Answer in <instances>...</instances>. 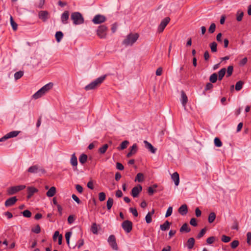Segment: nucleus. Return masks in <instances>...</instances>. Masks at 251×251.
<instances>
[{
    "mask_svg": "<svg viewBox=\"0 0 251 251\" xmlns=\"http://www.w3.org/2000/svg\"><path fill=\"white\" fill-rule=\"evenodd\" d=\"M216 218V214L214 212H211L208 216V222L212 223Z\"/></svg>",
    "mask_w": 251,
    "mask_h": 251,
    "instance_id": "72a5a7b5",
    "label": "nucleus"
},
{
    "mask_svg": "<svg viewBox=\"0 0 251 251\" xmlns=\"http://www.w3.org/2000/svg\"><path fill=\"white\" fill-rule=\"evenodd\" d=\"M187 212H188L187 206L185 204L182 205L178 208V212L182 215H186L187 214Z\"/></svg>",
    "mask_w": 251,
    "mask_h": 251,
    "instance_id": "412c9836",
    "label": "nucleus"
},
{
    "mask_svg": "<svg viewBox=\"0 0 251 251\" xmlns=\"http://www.w3.org/2000/svg\"><path fill=\"white\" fill-rule=\"evenodd\" d=\"M190 224L194 226H197V223L195 218H192L190 221Z\"/></svg>",
    "mask_w": 251,
    "mask_h": 251,
    "instance_id": "0e129e2a",
    "label": "nucleus"
},
{
    "mask_svg": "<svg viewBox=\"0 0 251 251\" xmlns=\"http://www.w3.org/2000/svg\"><path fill=\"white\" fill-rule=\"evenodd\" d=\"M226 69L225 68H222L218 72V79L221 80L226 74Z\"/></svg>",
    "mask_w": 251,
    "mask_h": 251,
    "instance_id": "cd10ccee",
    "label": "nucleus"
},
{
    "mask_svg": "<svg viewBox=\"0 0 251 251\" xmlns=\"http://www.w3.org/2000/svg\"><path fill=\"white\" fill-rule=\"evenodd\" d=\"M215 240V238L214 236H211L208 238L206 240V242L208 244H212Z\"/></svg>",
    "mask_w": 251,
    "mask_h": 251,
    "instance_id": "13d9d810",
    "label": "nucleus"
},
{
    "mask_svg": "<svg viewBox=\"0 0 251 251\" xmlns=\"http://www.w3.org/2000/svg\"><path fill=\"white\" fill-rule=\"evenodd\" d=\"M129 144L128 141H124L120 145V147H118V150H124L127 147V145Z\"/></svg>",
    "mask_w": 251,
    "mask_h": 251,
    "instance_id": "e433bc0d",
    "label": "nucleus"
},
{
    "mask_svg": "<svg viewBox=\"0 0 251 251\" xmlns=\"http://www.w3.org/2000/svg\"><path fill=\"white\" fill-rule=\"evenodd\" d=\"M139 36L138 33H130L123 41V44L125 46H131L136 42Z\"/></svg>",
    "mask_w": 251,
    "mask_h": 251,
    "instance_id": "f03ea898",
    "label": "nucleus"
},
{
    "mask_svg": "<svg viewBox=\"0 0 251 251\" xmlns=\"http://www.w3.org/2000/svg\"><path fill=\"white\" fill-rule=\"evenodd\" d=\"M170 225L171 223L166 221L163 224L160 225V227L161 230L165 231L169 229Z\"/></svg>",
    "mask_w": 251,
    "mask_h": 251,
    "instance_id": "393cba45",
    "label": "nucleus"
},
{
    "mask_svg": "<svg viewBox=\"0 0 251 251\" xmlns=\"http://www.w3.org/2000/svg\"><path fill=\"white\" fill-rule=\"evenodd\" d=\"M122 226L126 232L129 233L132 230V223L129 220H126L122 223Z\"/></svg>",
    "mask_w": 251,
    "mask_h": 251,
    "instance_id": "9b49d317",
    "label": "nucleus"
},
{
    "mask_svg": "<svg viewBox=\"0 0 251 251\" xmlns=\"http://www.w3.org/2000/svg\"><path fill=\"white\" fill-rule=\"evenodd\" d=\"M56 193V188L55 187H51L47 192V196L48 197H53Z\"/></svg>",
    "mask_w": 251,
    "mask_h": 251,
    "instance_id": "5701e85b",
    "label": "nucleus"
},
{
    "mask_svg": "<svg viewBox=\"0 0 251 251\" xmlns=\"http://www.w3.org/2000/svg\"><path fill=\"white\" fill-rule=\"evenodd\" d=\"M22 214L25 217L29 218L31 216V212L28 210H25L22 212Z\"/></svg>",
    "mask_w": 251,
    "mask_h": 251,
    "instance_id": "a18cd8bd",
    "label": "nucleus"
},
{
    "mask_svg": "<svg viewBox=\"0 0 251 251\" xmlns=\"http://www.w3.org/2000/svg\"><path fill=\"white\" fill-rule=\"evenodd\" d=\"M87 159V155L85 154H82L79 158V161L81 164L85 163Z\"/></svg>",
    "mask_w": 251,
    "mask_h": 251,
    "instance_id": "473e14b6",
    "label": "nucleus"
},
{
    "mask_svg": "<svg viewBox=\"0 0 251 251\" xmlns=\"http://www.w3.org/2000/svg\"><path fill=\"white\" fill-rule=\"evenodd\" d=\"M106 20V17L100 14H97L94 16L92 20V22L95 24H100Z\"/></svg>",
    "mask_w": 251,
    "mask_h": 251,
    "instance_id": "9d476101",
    "label": "nucleus"
},
{
    "mask_svg": "<svg viewBox=\"0 0 251 251\" xmlns=\"http://www.w3.org/2000/svg\"><path fill=\"white\" fill-rule=\"evenodd\" d=\"M247 61H248L247 58L245 57L240 61V62L239 63V65L240 66H244V65H245L247 63Z\"/></svg>",
    "mask_w": 251,
    "mask_h": 251,
    "instance_id": "69168bd1",
    "label": "nucleus"
},
{
    "mask_svg": "<svg viewBox=\"0 0 251 251\" xmlns=\"http://www.w3.org/2000/svg\"><path fill=\"white\" fill-rule=\"evenodd\" d=\"M247 243L249 245H251V232H248L247 234Z\"/></svg>",
    "mask_w": 251,
    "mask_h": 251,
    "instance_id": "bf43d9fd",
    "label": "nucleus"
},
{
    "mask_svg": "<svg viewBox=\"0 0 251 251\" xmlns=\"http://www.w3.org/2000/svg\"><path fill=\"white\" fill-rule=\"evenodd\" d=\"M137 151V146L136 144H134L130 148V151L127 154V157H131L133 154H135Z\"/></svg>",
    "mask_w": 251,
    "mask_h": 251,
    "instance_id": "4be33fe9",
    "label": "nucleus"
},
{
    "mask_svg": "<svg viewBox=\"0 0 251 251\" xmlns=\"http://www.w3.org/2000/svg\"><path fill=\"white\" fill-rule=\"evenodd\" d=\"M105 75L101 76L85 87L86 91L93 90L99 86L105 79Z\"/></svg>",
    "mask_w": 251,
    "mask_h": 251,
    "instance_id": "7ed1b4c3",
    "label": "nucleus"
},
{
    "mask_svg": "<svg viewBox=\"0 0 251 251\" xmlns=\"http://www.w3.org/2000/svg\"><path fill=\"white\" fill-rule=\"evenodd\" d=\"M155 191L152 187H149L148 189V192L150 195H152Z\"/></svg>",
    "mask_w": 251,
    "mask_h": 251,
    "instance_id": "e2e57ef3",
    "label": "nucleus"
},
{
    "mask_svg": "<svg viewBox=\"0 0 251 251\" xmlns=\"http://www.w3.org/2000/svg\"><path fill=\"white\" fill-rule=\"evenodd\" d=\"M142 187L140 185L135 186L131 190V194L133 198L138 197L139 194L142 191Z\"/></svg>",
    "mask_w": 251,
    "mask_h": 251,
    "instance_id": "ddd939ff",
    "label": "nucleus"
},
{
    "mask_svg": "<svg viewBox=\"0 0 251 251\" xmlns=\"http://www.w3.org/2000/svg\"><path fill=\"white\" fill-rule=\"evenodd\" d=\"M239 244V242L238 240H234L231 243L230 246L232 249H235L238 247Z\"/></svg>",
    "mask_w": 251,
    "mask_h": 251,
    "instance_id": "09e8293b",
    "label": "nucleus"
},
{
    "mask_svg": "<svg viewBox=\"0 0 251 251\" xmlns=\"http://www.w3.org/2000/svg\"><path fill=\"white\" fill-rule=\"evenodd\" d=\"M27 196L28 199H29L34 193L38 192V190L33 187H28L27 189Z\"/></svg>",
    "mask_w": 251,
    "mask_h": 251,
    "instance_id": "a211bd4d",
    "label": "nucleus"
},
{
    "mask_svg": "<svg viewBox=\"0 0 251 251\" xmlns=\"http://www.w3.org/2000/svg\"><path fill=\"white\" fill-rule=\"evenodd\" d=\"M63 37V34L61 31H57L55 33V39L56 41L59 43L61 41Z\"/></svg>",
    "mask_w": 251,
    "mask_h": 251,
    "instance_id": "c85d7f7f",
    "label": "nucleus"
},
{
    "mask_svg": "<svg viewBox=\"0 0 251 251\" xmlns=\"http://www.w3.org/2000/svg\"><path fill=\"white\" fill-rule=\"evenodd\" d=\"M91 231L95 234H98L97 225L96 223H93L91 226Z\"/></svg>",
    "mask_w": 251,
    "mask_h": 251,
    "instance_id": "79ce46f5",
    "label": "nucleus"
},
{
    "mask_svg": "<svg viewBox=\"0 0 251 251\" xmlns=\"http://www.w3.org/2000/svg\"><path fill=\"white\" fill-rule=\"evenodd\" d=\"M113 199L111 198H109L106 202V206H107V208L108 210L111 208V207L113 205Z\"/></svg>",
    "mask_w": 251,
    "mask_h": 251,
    "instance_id": "c756f323",
    "label": "nucleus"
},
{
    "mask_svg": "<svg viewBox=\"0 0 251 251\" xmlns=\"http://www.w3.org/2000/svg\"><path fill=\"white\" fill-rule=\"evenodd\" d=\"M170 21L169 17H166L162 20L160 24L158 26L157 31L159 33H161L163 31L164 28Z\"/></svg>",
    "mask_w": 251,
    "mask_h": 251,
    "instance_id": "1a4fd4ad",
    "label": "nucleus"
},
{
    "mask_svg": "<svg viewBox=\"0 0 251 251\" xmlns=\"http://www.w3.org/2000/svg\"><path fill=\"white\" fill-rule=\"evenodd\" d=\"M173 212V207L172 206H169L167 210L166 213L165 217H168L171 215Z\"/></svg>",
    "mask_w": 251,
    "mask_h": 251,
    "instance_id": "6e6d98bb",
    "label": "nucleus"
},
{
    "mask_svg": "<svg viewBox=\"0 0 251 251\" xmlns=\"http://www.w3.org/2000/svg\"><path fill=\"white\" fill-rule=\"evenodd\" d=\"M25 187V185H24L10 187L7 189V194L9 196L14 195L18 192L24 189Z\"/></svg>",
    "mask_w": 251,
    "mask_h": 251,
    "instance_id": "39448f33",
    "label": "nucleus"
},
{
    "mask_svg": "<svg viewBox=\"0 0 251 251\" xmlns=\"http://www.w3.org/2000/svg\"><path fill=\"white\" fill-rule=\"evenodd\" d=\"M71 19L75 25L82 24L84 22L82 15L79 12H73L71 15Z\"/></svg>",
    "mask_w": 251,
    "mask_h": 251,
    "instance_id": "20e7f679",
    "label": "nucleus"
},
{
    "mask_svg": "<svg viewBox=\"0 0 251 251\" xmlns=\"http://www.w3.org/2000/svg\"><path fill=\"white\" fill-rule=\"evenodd\" d=\"M32 231L35 233H39L41 231L40 226L39 225H37L35 228L32 229Z\"/></svg>",
    "mask_w": 251,
    "mask_h": 251,
    "instance_id": "603ef678",
    "label": "nucleus"
},
{
    "mask_svg": "<svg viewBox=\"0 0 251 251\" xmlns=\"http://www.w3.org/2000/svg\"><path fill=\"white\" fill-rule=\"evenodd\" d=\"M181 103H182L183 106L184 107V108L185 109L186 105L188 101L187 97L186 95L185 94V92L183 91H182L181 92Z\"/></svg>",
    "mask_w": 251,
    "mask_h": 251,
    "instance_id": "6ab92c4d",
    "label": "nucleus"
},
{
    "mask_svg": "<svg viewBox=\"0 0 251 251\" xmlns=\"http://www.w3.org/2000/svg\"><path fill=\"white\" fill-rule=\"evenodd\" d=\"M28 172L32 174L40 173L44 174L46 173L45 170L42 167L39 166L38 165H35L30 167L28 170Z\"/></svg>",
    "mask_w": 251,
    "mask_h": 251,
    "instance_id": "423d86ee",
    "label": "nucleus"
},
{
    "mask_svg": "<svg viewBox=\"0 0 251 251\" xmlns=\"http://www.w3.org/2000/svg\"><path fill=\"white\" fill-rule=\"evenodd\" d=\"M146 222L147 224H150L152 221L151 216L150 215V214H147L145 217Z\"/></svg>",
    "mask_w": 251,
    "mask_h": 251,
    "instance_id": "4d7b16f0",
    "label": "nucleus"
},
{
    "mask_svg": "<svg viewBox=\"0 0 251 251\" xmlns=\"http://www.w3.org/2000/svg\"><path fill=\"white\" fill-rule=\"evenodd\" d=\"M108 146L107 144H104V145L102 146V147H100L99 149V151L100 153L103 154L106 152V150L108 149Z\"/></svg>",
    "mask_w": 251,
    "mask_h": 251,
    "instance_id": "ea45409f",
    "label": "nucleus"
},
{
    "mask_svg": "<svg viewBox=\"0 0 251 251\" xmlns=\"http://www.w3.org/2000/svg\"><path fill=\"white\" fill-rule=\"evenodd\" d=\"M24 75V72L23 71H19L15 73L14 78L16 80L20 79Z\"/></svg>",
    "mask_w": 251,
    "mask_h": 251,
    "instance_id": "58836bf2",
    "label": "nucleus"
},
{
    "mask_svg": "<svg viewBox=\"0 0 251 251\" xmlns=\"http://www.w3.org/2000/svg\"><path fill=\"white\" fill-rule=\"evenodd\" d=\"M213 87V85L212 83H207L205 87V91L210 90L212 89Z\"/></svg>",
    "mask_w": 251,
    "mask_h": 251,
    "instance_id": "052dcab7",
    "label": "nucleus"
},
{
    "mask_svg": "<svg viewBox=\"0 0 251 251\" xmlns=\"http://www.w3.org/2000/svg\"><path fill=\"white\" fill-rule=\"evenodd\" d=\"M53 85V84L51 82L46 84L32 95V98L37 100L41 98L48 93L52 88Z\"/></svg>",
    "mask_w": 251,
    "mask_h": 251,
    "instance_id": "f257e3e1",
    "label": "nucleus"
},
{
    "mask_svg": "<svg viewBox=\"0 0 251 251\" xmlns=\"http://www.w3.org/2000/svg\"><path fill=\"white\" fill-rule=\"evenodd\" d=\"M243 82L242 81H238L235 84V90L236 91H240L243 87Z\"/></svg>",
    "mask_w": 251,
    "mask_h": 251,
    "instance_id": "4c0bfd02",
    "label": "nucleus"
},
{
    "mask_svg": "<svg viewBox=\"0 0 251 251\" xmlns=\"http://www.w3.org/2000/svg\"><path fill=\"white\" fill-rule=\"evenodd\" d=\"M18 201V199L16 197H12L9 199H8L4 203V205L6 207H9L13 205L16 201Z\"/></svg>",
    "mask_w": 251,
    "mask_h": 251,
    "instance_id": "4468645a",
    "label": "nucleus"
},
{
    "mask_svg": "<svg viewBox=\"0 0 251 251\" xmlns=\"http://www.w3.org/2000/svg\"><path fill=\"white\" fill-rule=\"evenodd\" d=\"M190 231L191 229L188 226V224L187 223L184 224L180 228V231L181 232L185 231L188 233Z\"/></svg>",
    "mask_w": 251,
    "mask_h": 251,
    "instance_id": "a878e982",
    "label": "nucleus"
},
{
    "mask_svg": "<svg viewBox=\"0 0 251 251\" xmlns=\"http://www.w3.org/2000/svg\"><path fill=\"white\" fill-rule=\"evenodd\" d=\"M72 197L73 199L75 201H76L78 204H79L80 203L81 201L79 199L75 194H73Z\"/></svg>",
    "mask_w": 251,
    "mask_h": 251,
    "instance_id": "338daca9",
    "label": "nucleus"
},
{
    "mask_svg": "<svg viewBox=\"0 0 251 251\" xmlns=\"http://www.w3.org/2000/svg\"><path fill=\"white\" fill-rule=\"evenodd\" d=\"M69 17V12L68 11H65L61 15V19L62 24H66L68 23V20Z\"/></svg>",
    "mask_w": 251,
    "mask_h": 251,
    "instance_id": "dca6fc26",
    "label": "nucleus"
},
{
    "mask_svg": "<svg viewBox=\"0 0 251 251\" xmlns=\"http://www.w3.org/2000/svg\"><path fill=\"white\" fill-rule=\"evenodd\" d=\"M130 212L133 214V215L135 217H137L138 215V212L136 208L131 207L129 208Z\"/></svg>",
    "mask_w": 251,
    "mask_h": 251,
    "instance_id": "5fc2aeb1",
    "label": "nucleus"
},
{
    "mask_svg": "<svg viewBox=\"0 0 251 251\" xmlns=\"http://www.w3.org/2000/svg\"><path fill=\"white\" fill-rule=\"evenodd\" d=\"M195 244V239L194 238H190L187 242V247L188 249H192Z\"/></svg>",
    "mask_w": 251,
    "mask_h": 251,
    "instance_id": "b1692460",
    "label": "nucleus"
},
{
    "mask_svg": "<svg viewBox=\"0 0 251 251\" xmlns=\"http://www.w3.org/2000/svg\"><path fill=\"white\" fill-rule=\"evenodd\" d=\"M19 131H12L7 133V136L9 138L16 137L19 134Z\"/></svg>",
    "mask_w": 251,
    "mask_h": 251,
    "instance_id": "2f4dec72",
    "label": "nucleus"
},
{
    "mask_svg": "<svg viewBox=\"0 0 251 251\" xmlns=\"http://www.w3.org/2000/svg\"><path fill=\"white\" fill-rule=\"evenodd\" d=\"M233 67L232 66H229L227 69L226 77L230 76L232 75V74L233 73Z\"/></svg>",
    "mask_w": 251,
    "mask_h": 251,
    "instance_id": "37998d69",
    "label": "nucleus"
},
{
    "mask_svg": "<svg viewBox=\"0 0 251 251\" xmlns=\"http://www.w3.org/2000/svg\"><path fill=\"white\" fill-rule=\"evenodd\" d=\"M116 168L118 169V170H123L124 169V166L122 164H121V163H119V162H117L116 163Z\"/></svg>",
    "mask_w": 251,
    "mask_h": 251,
    "instance_id": "680f3d73",
    "label": "nucleus"
},
{
    "mask_svg": "<svg viewBox=\"0 0 251 251\" xmlns=\"http://www.w3.org/2000/svg\"><path fill=\"white\" fill-rule=\"evenodd\" d=\"M145 146L152 153H155L156 151V149L154 148L152 145L147 141L145 140L144 141Z\"/></svg>",
    "mask_w": 251,
    "mask_h": 251,
    "instance_id": "f3484780",
    "label": "nucleus"
},
{
    "mask_svg": "<svg viewBox=\"0 0 251 251\" xmlns=\"http://www.w3.org/2000/svg\"><path fill=\"white\" fill-rule=\"evenodd\" d=\"M215 145L217 147H220L222 146V143L219 138L216 137L214 139Z\"/></svg>",
    "mask_w": 251,
    "mask_h": 251,
    "instance_id": "49530a36",
    "label": "nucleus"
},
{
    "mask_svg": "<svg viewBox=\"0 0 251 251\" xmlns=\"http://www.w3.org/2000/svg\"><path fill=\"white\" fill-rule=\"evenodd\" d=\"M218 79V75L216 73H213L212 74L210 77H209V80L211 83H215Z\"/></svg>",
    "mask_w": 251,
    "mask_h": 251,
    "instance_id": "7c9ffc66",
    "label": "nucleus"
},
{
    "mask_svg": "<svg viewBox=\"0 0 251 251\" xmlns=\"http://www.w3.org/2000/svg\"><path fill=\"white\" fill-rule=\"evenodd\" d=\"M105 197V194L104 192H100L99 194V199L100 201H104Z\"/></svg>",
    "mask_w": 251,
    "mask_h": 251,
    "instance_id": "8fccbe9b",
    "label": "nucleus"
},
{
    "mask_svg": "<svg viewBox=\"0 0 251 251\" xmlns=\"http://www.w3.org/2000/svg\"><path fill=\"white\" fill-rule=\"evenodd\" d=\"M236 20L238 22H240L242 21V20L243 19V17L244 16V12L240 10H238L236 13Z\"/></svg>",
    "mask_w": 251,
    "mask_h": 251,
    "instance_id": "bb28decb",
    "label": "nucleus"
},
{
    "mask_svg": "<svg viewBox=\"0 0 251 251\" xmlns=\"http://www.w3.org/2000/svg\"><path fill=\"white\" fill-rule=\"evenodd\" d=\"M38 17L43 22H46L50 18V13L47 11H40L38 13Z\"/></svg>",
    "mask_w": 251,
    "mask_h": 251,
    "instance_id": "f8f14e48",
    "label": "nucleus"
},
{
    "mask_svg": "<svg viewBox=\"0 0 251 251\" xmlns=\"http://www.w3.org/2000/svg\"><path fill=\"white\" fill-rule=\"evenodd\" d=\"M231 240V238L229 236L223 235L222 236L221 240L224 243H228Z\"/></svg>",
    "mask_w": 251,
    "mask_h": 251,
    "instance_id": "de8ad7c7",
    "label": "nucleus"
},
{
    "mask_svg": "<svg viewBox=\"0 0 251 251\" xmlns=\"http://www.w3.org/2000/svg\"><path fill=\"white\" fill-rule=\"evenodd\" d=\"M135 181H137L139 182H142L144 180V175L142 173H139L137 174L136 177Z\"/></svg>",
    "mask_w": 251,
    "mask_h": 251,
    "instance_id": "f704fd0d",
    "label": "nucleus"
},
{
    "mask_svg": "<svg viewBox=\"0 0 251 251\" xmlns=\"http://www.w3.org/2000/svg\"><path fill=\"white\" fill-rule=\"evenodd\" d=\"M171 178L175 182L176 186H178L179 183V174L177 172L174 173L171 175Z\"/></svg>",
    "mask_w": 251,
    "mask_h": 251,
    "instance_id": "aec40b11",
    "label": "nucleus"
},
{
    "mask_svg": "<svg viewBox=\"0 0 251 251\" xmlns=\"http://www.w3.org/2000/svg\"><path fill=\"white\" fill-rule=\"evenodd\" d=\"M215 28H216L215 24L214 23H212L211 24V25L208 29V31L211 33H213L215 31Z\"/></svg>",
    "mask_w": 251,
    "mask_h": 251,
    "instance_id": "3c124183",
    "label": "nucleus"
},
{
    "mask_svg": "<svg viewBox=\"0 0 251 251\" xmlns=\"http://www.w3.org/2000/svg\"><path fill=\"white\" fill-rule=\"evenodd\" d=\"M206 231V228H204L202 229L201 230V231L200 232V233L198 234V235L197 236V238L198 239H200L201 237H202L204 235V234L205 233Z\"/></svg>",
    "mask_w": 251,
    "mask_h": 251,
    "instance_id": "864d4df0",
    "label": "nucleus"
},
{
    "mask_svg": "<svg viewBox=\"0 0 251 251\" xmlns=\"http://www.w3.org/2000/svg\"><path fill=\"white\" fill-rule=\"evenodd\" d=\"M10 24L11 26L14 30H16L17 29V24L14 21L13 18L12 16L10 17Z\"/></svg>",
    "mask_w": 251,
    "mask_h": 251,
    "instance_id": "a19ab883",
    "label": "nucleus"
},
{
    "mask_svg": "<svg viewBox=\"0 0 251 251\" xmlns=\"http://www.w3.org/2000/svg\"><path fill=\"white\" fill-rule=\"evenodd\" d=\"M70 162L71 165L74 167V170H77V160L75 153L72 155Z\"/></svg>",
    "mask_w": 251,
    "mask_h": 251,
    "instance_id": "2eb2a0df",
    "label": "nucleus"
},
{
    "mask_svg": "<svg viewBox=\"0 0 251 251\" xmlns=\"http://www.w3.org/2000/svg\"><path fill=\"white\" fill-rule=\"evenodd\" d=\"M71 235H72V232L69 231V232H66L65 234V238L66 240V242L68 246H69V245H70V239Z\"/></svg>",
    "mask_w": 251,
    "mask_h": 251,
    "instance_id": "c03bdc74",
    "label": "nucleus"
},
{
    "mask_svg": "<svg viewBox=\"0 0 251 251\" xmlns=\"http://www.w3.org/2000/svg\"><path fill=\"white\" fill-rule=\"evenodd\" d=\"M107 242L111 248L114 251H118L119 248L116 242V239L114 235H111L107 239Z\"/></svg>",
    "mask_w": 251,
    "mask_h": 251,
    "instance_id": "6e6552de",
    "label": "nucleus"
},
{
    "mask_svg": "<svg viewBox=\"0 0 251 251\" xmlns=\"http://www.w3.org/2000/svg\"><path fill=\"white\" fill-rule=\"evenodd\" d=\"M75 188H76V190L78 191V192H79V193H82L83 188L81 185H80L79 184H77L75 186Z\"/></svg>",
    "mask_w": 251,
    "mask_h": 251,
    "instance_id": "774afa93",
    "label": "nucleus"
},
{
    "mask_svg": "<svg viewBox=\"0 0 251 251\" xmlns=\"http://www.w3.org/2000/svg\"><path fill=\"white\" fill-rule=\"evenodd\" d=\"M107 30V27L105 25H100L97 30V34L100 38L104 39L106 37Z\"/></svg>",
    "mask_w": 251,
    "mask_h": 251,
    "instance_id": "0eeeda50",
    "label": "nucleus"
},
{
    "mask_svg": "<svg viewBox=\"0 0 251 251\" xmlns=\"http://www.w3.org/2000/svg\"><path fill=\"white\" fill-rule=\"evenodd\" d=\"M217 44L215 42H213L210 44V48L212 52H215L217 51Z\"/></svg>",
    "mask_w": 251,
    "mask_h": 251,
    "instance_id": "c9c22d12",
    "label": "nucleus"
}]
</instances>
